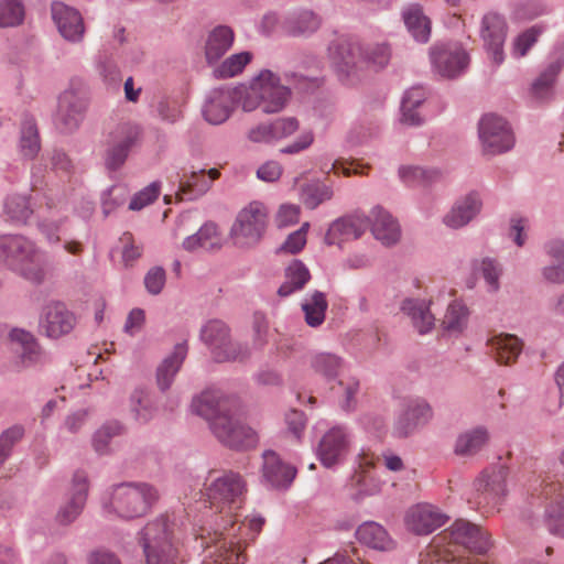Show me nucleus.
I'll use <instances>...</instances> for the list:
<instances>
[{
    "label": "nucleus",
    "mask_w": 564,
    "mask_h": 564,
    "mask_svg": "<svg viewBox=\"0 0 564 564\" xmlns=\"http://www.w3.org/2000/svg\"><path fill=\"white\" fill-rule=\"evenodd\" d=\"M192 410L208 421L215 437L226 447L243 451L258 443V435L236 413V400L209 389L193 399Z\"/></svg>",
    "instance_id": "obj_1"
},
{
    "label": "nucleus",
    "mask_w": 564,
    "mask_h": 564,
    "mask_svg": "<svg viewBox=\"0 0 564 564\" xmlns=\"http://www.w3.org/2000/svg\"><path fill=\"white\" fill-rule=\"evenodd\" d=\"M463 546L471 552L484 554L491 547V541L486 531L469 521L456 520L447 530L436 535L430 545L420 554L419 564H468L454 555V550L444 547Z\"/></svg>",
    "instance_id": "obj_2"
},
{
    "label": "nucleus",
    "mask_w": 564,
    "mask_h": 564,
    "mask_svg": "<svg viewBox=\"0 0 564 564\" xmlns=\"http://www.w3.org/2000/svg\"><path fill=\"white\" fill-rule=\"evenodd\" d=\"M180 524L174 513H164L149 521L138 533L145 564H175Z\"/></svg>",
    "instance_id": "obj_3"
},
{
    "label": "nucleus",
    "mask_w": 564,
    "mask_h": 564,
    "mask_svg": "<svg viewBox=\"0 0 564 564\" xmlns=\"http://www.w3.org/2000/svg\"><path fill=\"white\" fill-rule=\"evenodd\" d=\"M40 253L36 243L25 236H0V260L9 270L35 285L43 283L46 275Z\"/></svg>",
    "instance_id": "obj_4"
},
{
    "label": "nucleus",
    "mask_w": 564,
    "mask_h": 564,
    "mask_svg": "<svg viewBox=\"0 0 564 564\" xmlns=\"http://www.w3.org/2000/svg\"><path fill=\"white\" fill-rule=\"evenodd\" d=\"M159 500V491L147 482H122L113 487L110 508L120 518L131 520L145 516Z\"/></svg>",
    "instance_id": "obj_5"
},
{
    "label": "nucleus",
    "mask_w": 564,
    "mask_h": 564,
    "mask_svg": "<svg viewBox=\"0 0 564 564\" xmlns=\"http://www.w3.org/2000/svg\"><path fill=\"white\" fill-rule=\"evenodd\" d=\"M200 339L217 362L242 361L250 356L247 345L232 341L230 329L219 319H212L202 327Z\"/></svg>",
    "instance_id": "obj_6"
},
{
    "label": "nucleus",
    "mask_w": 564,
    "mask_h": 564,
    "mask_svg": "<svg viewBox=\"0 0 564 564\" xmlns=\"http://www.w3.org/2000/svg\"><path fill=\"white\" fill-rule=\"evenodd\" d=\"M268 213L263 204L252 202L242 208L230 228V237L239 248L259 243L267 228Z\"/></svg>",
    "instance_id": "obj_7"
},
{
    "label": "nucleus",
    "mask_w": 564,
    "mask_h": 564,
    "mask_svg": "<svg viewBox=\"0 0 564 564\" xmlns=\"http://www.w3.org/2000/svg\"><path fill=\"white\" fill-rule=\"evenodd\" d=\"M251 90L265 113L281 111L291 96V87L282 84L281 78L269 69L261 70L251 82Z\"/></svg>",
    "instance_id": "obj_8"
},
{
    "label": "nucleus",
    "mask_w": 564,
    "mask_h": 564,
    "mask_svg": "<svg viewBox=\"0 0 564 564\" xmlns=\"http://www.w3.org/2000/svg\"><path fill=\"white\" fill-rule=\"evenodd\" d=\"M88 108V99L84 93L73 88L63 91L54 116V126L61 133L76 131L83 122Z\"/></svg>",
    "instance_id": "obj_9"
},
{
    "label": "nucleus",
    "mask_w": 564,
    "mask_h": 564,
    "mask_svg": "<svg viewBox=\"0 0 564 564\" xmlns=\"http://www.w3.org/2000/svg\"><path fill=\"white\" fill-rule=\"evenodd\" d=\"M430 59L435 73L446 78L463 74L469 64V56L459 43H436L430 48Z\"/></svg>",
    "instance_id": "obj_10"
},
{
    "label": "nucleus",
    "mask_w": 564,
    "mask_h": 564,
    "mask_svg": "<svg viewBox=\"0 0 564 564\" xmlns=\"http://www.w3.org/2000/svg\"><path fill=\"white\" fill-rule=\"evenodd\" d=\"M478 132L487 154H501L514 145V137L508 122L496 115H485L479 122Z\"/></svg>",
    "instance_id": "obj_11"
},
{
    "label": "nucleus",
    "mask_w": 564,
    "mask_h": 564,
    "mask_svg": "<svg viewBox=\"0 0 564 564\" xmlns=\"http://www.w3.org/2000/svg\"><path fill=\"white\" fill-rule=\"evenodd\" d=\"M507 32L508 24L503 15L490 11L481 18L479 34L490 59L497 66L505 61L503 44Z\"/></svg>",
    "instance_id": "obj_12"
},
{
    "label": "nucleus",
    "mask_w": 564,
    "mask_h": 564,
    "mask_svg": "<svg viewBox=\"0 0 564 564\" xmlns=\"http://www.w3.org/2000/svg\"><path fill=\"white\" fill-rule=\"evenodd\" d=\"M351 437L344 426L329 429L318 442L316 455L326 468H333L344 463L350 448Z\"/></svg>",
    "instance_id": "obj_13"
},
{
    "label": "nucleus",
    "mask_w": 564,
    "mask_h": 564,
    "mask_svg": "<svg viewBox=\"0 0 564 564\" xmlns=\"http://www.w3.org/2000/svg\"><path fill=\"white\" fill-rule=\"evenodd\" d=\"M12 350L17 362L22 368L39 367L50 361L48 355L42 349L33 334L22 328H13L9 333Z\"/></svg>",
    "instance_id": "obj_14"
},
{
    "label": "nucleus",
    "mask_w": 564,
    "mask_h": 564,
    "mask_svg": "<svg viewBox=\"0 0 564 564\" xmlns=\"http://www.w3.org/2000/svg\"><path fill=\"white\" fill-rule=\"evenodd\" d=\"M89 490L88 476L84 470L73 475L68 497L56 513V521L62 525L73 523L83 512Z\"/></svg>",
    "instance_id": "obj_15"
},
{
    "label": "nucleus",
    "mask_w": 564,
    "mask_h": 564,
    "mask_svg": "<svg viewBox=\"0 0 564 564\" xmlns=\"http://www.w3.org/2000/svg\"><path fill=\"white\" fill-rule=\"evenodd\" d=\"M508 469L505 466H495L482 471L475 481L479 495V505L498 506L507 495Z\"/></svg>",
    "instance_id": "obj_16"
},
{
    "label": "nucleus",
    "mask_w": 564,
    "mask_h": 564,
    "mask_svg": "<svg viewBox=\"0 0 564 564\" xmlns=\"http://www.w3.org/2000/svg\"><path fill=\"white\" fill-rule=\"evenodd\" d=\"M140 135L141 129L137 124L124 123L118 128L116 140L109 144L105 154V165L109 171H117L124 164Z\"/></svg>",
    "instance_id": "obj_17"
},
{
    "label": "nucleus",
    "mask_w": 564,
    "mask_h": 564,
    "mask_svg": "<svg viewBox=\"0 0 564 564\" xmlns=\"http://www.w3.org/2000/svg\"><path fill=\"white\" fill-rule=\"evenodd\" d=\"M246 489L242 477L232 470L224 471L214 478L207 487V497L212 506L235 505Z\"/></svg>",
    "instance_id": "obj_18"
},
{
    "label": "nucleus",
    "mask_w": 564,
    "mask_h": 564,
    "mask_svg": "<svg viewBox=\"0 0 564 564\" xmlns=\"http://www.w3.org/2000/svg\"><path fill=\"white\" fill-rule=\"evenodd\" d=\"M51 14L62 37L72 43H79L84 39L85 24L80 12L64 2L54 1L51 4Z\"/></svg>",
    "instance_id": "obj_19"
},
{
    "label": "nucleus",
    "mask_w": 564,
    "mask_h": 564,
    "mask_svg": "<svg viewBox=\"0 0 564 564\" xmlns=\"http://www.w3.org/2000/svg\"><path fill=\"white\" fill-rule=\"evenodd\" d=\"M227 530V528H224ZM235 527L231 523L228 531H234ZM231 532L224 535V532L215 533V543L206 545V555L203 564H239L245 563L246 556L243 555L239 541L231 536Z\"/></svg>",
    "instance_id": "obj_20"
},
{
    "label": "nucleus",
    "mask_w": 564,
    "mask_h": 564,
    "mask_svg": "<svg viewBox=\"0 0 564 564\" xmlns=\"http://www.w3.org/2000/svg\"><path fill=\"white\" fill-rule=\"evenodd\" d=\"M328 57L339 74L349 76L361 66L364 48L356 42L340 37L329 44Z\"/></svg>",
    "instance_id": "obj_21"
},
{
    "label": "nucleus",
    "mask_w": 564,
    "mask_h": 564,
    "mask_svg": "<svg viewBox=\"0 0 564 564\" xmlns=\"http://www.w3.org/2000/svg\"><path fill=\"white\" fill-rule=\"evenodd\" d=\"M447 520L448 517L431 503H417L405 514L406 528L419 535L432 533Z\"/></svg>",
    "instance_id": "obj_22"
},
{
    "label": "nucleus",
    "mask_w": 564,
    "mask_h": 564,
    "mask_svg": "<svg viewBox=\"0 0 564 564\" xmlns=\"http://www.w3.org/2000/svg\"><path fill=\"white\" fill-rule=\"evenodd\" d=\"M433 417L431 405L423 399L410 400L394 423V434L406 437Z\"/></svg>",
    "instance_id": "obj_23"
},
{
    "label": "nucleus",
    "mask_w": 564,
    "mask_h": 564,
    "mask_svg": "<svg viewBox=\"0 0 564 564\" xmlns=\"http://www.w3.org/2000/svg\"><path fill=\"white\" fill-rule=\"evenodd\" d=\"M369 226L366 216L349 215L334 220L325 234L324 241L328 246H340L343 242L361 237Z\"/></svg>",
    "instance_id": "obj_24"
},
{
    "label": "nucleus",
    "mask_w": 564,
    "mask_h": 564,
    "mask_svg": "<svg viewBox=\"0 0 564 564\" xmlns=\"http://www.w3.org/2000/svg\"><path fill=\"white\" fill-rule=\"evenodd\" d=\"M75 324L74 315L62 303L45 306L40 319V329L50 338H58L69 333Z\"/></svg>",
    "instance_id": "obj_25"
},
{
    "label": "nucleus",
    "mask_w": 564,
    "mask_h": 564,
    "mask_svg": "<svg viewBox=\"0 0 564 564\" xmlns=\"http://www.w3.org/2000/svg\"><path fill=\"white\" fill-rule=\"evenodd\" d=\"M234 110V94L227 88H216L208 93L202 112L210 124H221Z\"/></svg>",
    "instance_id": "obj_26"
},
{
    "label": "nucleus",
    "mask_w": 564,
    "mask_h": 564,
    "mask_svg": "<svg viewBox=\"0 0 564 564\" xmlns=\"http://www.w3.org/2000/svg\"><path fill=\"white\" fill-rule=\"evenodd\" d=\"M262 477L273 488H288L295 478L296 469L282 462L273 451L262 454Z\"/></svg>",
    "instance_id": "obj_27"
},
{
    "label": "nucleus",
    "mask_w": 564,
    "mask_h": 564,
    "mask_svg": "<svg viewBox=\"0 0 564 564\" xmlns=\"http://www.w3.org/2000/svg\"><path fill=\"white\" fill-rule=\"evenodd\" d=\"M482 199L478 192H470L459 198L452 209L445 215L444 224L453 229H458L469 224L481 210Z\"/></svg>",
    "instance_id": "obj_28"
},
{
    "label": "nucleus",
    "mask_w": 564,
    "mask_h": 564,
    "mask_svg": "<svg viewBox=\"0 0 564 564\" xmlns=\"http://www.w3.org/2000/svg\"><path fill=\"white\" fill-rule=\"evenodd\" d=\"M37 228L50 246L63 242V249L72 254H78L83 251V245L75 240L63 219H44L39 223Z\"/></svg>",
    "instance_id": "obj_29"
},
{
    "label": "nucleus",
    "mask_w": 564,
    "mask_h": 564,
    "mask_svg": "<svg viewBox=\"0 0 564 564\" xmlns=\"http://www.w3.org/2000/svg\"><path fill=\"white\" fill-rule=\"evenodd\" d=\"M369 224L371 223V231L373 237L381 241L384 246H391L399 241L401 230L398 221L380 206L372 208L370 213Z\"/></svg>",
    "instance_id": "obj_30"
},
{
    "label": "nucleus",
    "mask_w": 564,
    "mask_h": 564,
    "mask_svg": "<svg viewBox=\"0 0 564 564\" xmlns=\"http://www.w3.org/2000/svg\"><path fill=\"white\" fill-rule=\"evenodd\" d=\"M188 352L186 341L174 346L173 351L166 356L156 368V383L161 391H166L172 386L175 376L180 371Z\"/></svg>",
    "instance_id": "obj_31"
},
{
    "label": "nucleus",
    "mask_w": 564,
    "mask_h": 564,
    "mask_svg": "<svg viewBox=\"0 0 564 564\" xmlns=\"http://www.w3.org/2000/svg\"><path fill=\"white\" fill-rule=\"evenodd\" d=\"M182 247L188 252L204 250L218 251L223 247V237L215 223H205L194 235L183 240Z\"/></svg>",
    "instance_id": "obj_32"
},
{
    "label": "nucleus",
    "mask_w": 564,
    "mask_h": 564,
    "mask_svg": "<svg viewBox=\"0 0 564 564\" xmlns=\"http://www.w3.org/2000/svg\"><path fill=\"white\" fill-rule=\"evenodd\" d=\"M558 485L549 484L544 488V494L555 496L545 508L544 521L547 531L555 536L564 538V492L557 494Z\"/></svg>",
    "instance_id": "obj_33"
},
{
    "label": "nucleus",
    "mask_w": 564,
    "mask_h": 564,
    "mask_svg": "<svg viewBox=\"0 0 564 564\" xmlns=\"http://www.w3.org/2000/svg\"><path fill=\"white\" fill-rule=\"evenodd\" d=\"M235 33L227 25L214 28L206 37L204 52L208 64L218 62L232 46Z\"/></svg>",
    "instance_id": "obj_34"
},
{
    "label": "nucleus",
    "mask_w": 564,
    "mask_h": 564,
    "mask_svg": "<svg viewBox=\"0 0 564 564\" xmlns=\"http://www.w3.org/2000/svg\"><path fill=\"white\" fill-rule=\"evenodd\" d=\"M219 172L210 169L207 173L204 170L192 172L188 176L184 175L180 184V194L182 199L193 200L206 194L212 187L213 182L218 178Z\"/></svg>",
    "instance_id": "obj_35"
},
{
    "label": "nucleus",
    "mask_w": 564,
    "mask_h": 564,
    "mask_svg": "<svg viewBox=\"0 0 564 564\" xmlns=\"http://www.w3.org/2000/svg\"><path fill=\"white\" fill-rule=\"evenodd\" d=\"M490 435L486 426L478 425L460 433L454 445L458 456L470 457L480 452L489 442Z\"/></svg>",
    "instance_id": "obj_36"
},
{
    "label": "nucleus",
    "mask_w": 564,
    "mask_h": 564,
    "mask_svg": "<svg viewBox=\"0 0 564 564\" xmlns=\"http://www.w3.org/2000/svg\"><path fill=\"white\" fill-rule=\"evenodd\" d=\"M357 540L373 550L389 551L393 549V540L388 531L375 521H366L356 530Z\"/></svg>",
    "instance_id": "obj_37"
},
{
    "label": "nucleus",
    "mask_w": 564,
    "mask_h": 564,
    "mask_svg": "<svg viewBox=\"0 0 564 564\" xmlns=\"http://www.w3.org/2000/svg\"><path fill=\"white\" fill-rule=\"evenodd\" d=\"M402 18L409 33L416 42L426 43L431 37V20L420 4H410L402 11Z\"/></svg>",
    "instance_id": "obj_38"
},
{
    "label": "nucleus",
    "mask_w": 564,
    "mask_h": 564,
    "mask_svg": "<svg viewBox=\"0 0 564 564\" xmlns=\"http://www.w3.org/2000/svg\"><path fill=\"white\" fill-rule=\"evenodd\" d=\"M401 310L411 317L414 328L424 335L432 330L435 317L430 311L429 303L425 300L405 299L402 302Z\"/></svg>",
    "instance_id": "obj_39"
},
{
    "label": "nucleus",
    "mask_w": 564,
    "mask_h": 564,
    "mask_svg": "<svg viewBox=\"0 0 564 564\" xmlns=\"http://www.w3.org/2000/svg\"><path fill=\"white\" fill-rule=\"evenodd\" d=\"M330 390L337 400L339 408L351 413L358 405V394L360 391V381L357 377H344L332 384Z\"/></svg>",
    "instance_id": "obj_40"
},
{
    "label": "nucleus",
    "mask_w": 564,
    "mask_h": 564,
    "mask_svg": "<svg viewBox=\"0 0 564 564\" xmlns=\"http://www.w3.org/2000/svg\"><path fill=\"white\" fill-rule=\"evenodd\" d=\"M564 66V54L550 62L545 69L532 83V95L539 100L549 99L554 89V84Z\"/></svg>",
    "instance_id": "obj_41"
},
{
    "label": "nucleus",
    "mask_w": 564,
    "mask_h": 564,
    "mask_svg": "<svg viewBox=\"0 0 564 564\" xmlns=\"http://www.w3.org/2000/svg\"><path fill=\"white\" fill-rule=\"evenodd\" d=\"M488 345L496 360L505 365L516 361L522 350L521 340L510 334L495 336L488 341Z\"/></svg>",
    "instance_id": "obj_42"
},
{
    "label": "nucleus",
    "mask_w": 564,
    "mask_h": 564,
    "mask_svg": "<svg viewBox=\"0 0 564 564\" xmlns=\"http://www.w3.org/2000/svg\"><path fill=\"white\" fill-rule=\"evenodd\" d=\"M285 281L278 289V294L281 297L289 296L294 292L304 289L311 279V273L307 267L300 260H293L285 268Z\"/></svg>",
    "instance_id": "obj_43"
},
{
    "label": "nucleus",
    "mask_w": 564,
    "mask_h": 564,
    "mask_svg": "<svg viewBox=\"0 0 564 564\" xmlns=\"http://www.w3.org/2000/svg\"><path fill=\"white\" fill-rule=\"evenodd\" d=\"M328 303L326 295L321 291L308 294L302 303L305 322L311 327H318L325 321Z\"/></svg>",
    "instance_id": "obj_44"
},
{
    "label": "nucleus",
    "mask_w": 564,
    "mask_h": 564,
    "mask_svg": "<svg viewBox=\"0 0 564 564\" xmlns=\"http://www.w3.org/2000/svg\"><path fill=\"white\" fill-rule=\"evenodd\" d=\"M130 412L139 423L149 422L155 413L151 393L144 388H135L129 400Z\"/></svg>",
    "instance_id": "obj_45"
},
{
    "label": "nucleus",
    "mask_w": 564,
    "mask_h": 564,
    "mask_svg": "<svg viewBox=\"0 0 564 564\" xmlns=\"http://www.w3.org/2000/svg\"><path fill=\"white\" fill-rule=\"evenodd\" d=\"M399 177L409 186L427 185L441 177L436 169H425L416 165H403L399 167Z\"/></svg>",
    "instance_id": "obj_46"
},
{
    "label": "nucleus",
    "mask_w": 564,
    "mask_h": 564,
    "mask_svg": "<svg viewBox=\"0 0 564 564\" xmlns=\"http://www.w3.org/2000/svg\"><path fill=\"white\" fill-rule=\"evenodd\" d=\"M41 149L39 131L35 121L26 118L22 122L20 137V152L30 160H33Z\"/></svg>",
    "instance_id": "obj_47"
},
{
    "label": "nucleus",
    "mask_w": 564,
    "mask_h": 564,
    "mask_svg": "<svg viewBox=\"0 0 564 564\" xmlns=\"http://www.w3.org/2000/svg\"><path fill=\"white\" fill-rule=\"evenodd\" d=\"M321 25V19L312 11L303 10L292 14L286 21V30L293 35L315 32Z\"/></svg>",
    "instance_id": "obj_48"
},
{
    "label": "nucleus",
    "mask_w": 564,
    "mask_h": 564,
    "mask_svg": "<svg viewBox=\"0 0 564 564\" xmlns=\"http://www.w3.org/2000/svg\"><path fill=\"white\" fill-rule=\"evenodd\" d=\"M251 58L252 55L249 52L232 54L213 70V75L217 79L237 76L250 63Z\"/></svg>",
    "instance_id": "obj_49"
},
{
    "label": "nucleus",
    "mask_w": 564,
    "mask_h": 564,
    "mask_svg": "<svg viewBox=\"0 0 564 564\" xmlns=\"http://www.w3.org/2000/svg\"><path fill=\"white\" fill-rule=\"evenodd\" d=\"M332 197V187L324 183L315 182L302 187L301 199L308 209H315L318 205L329 200Z\"/></svg>",
    "instance_id": "obj_50"
},
{
    "label": "nucleus",
    "mask_w": 564,
    "mask_h": 564,
    "mask_svg": "<svg viewBox=\"0 0 564 564\" xmlns=\"http://www.w3.org/2000/svg\"><path fill=\"white\" fill-rule=\"evenodd\" d=\"M467 316V307L464 304L454 301L446 310L442 321V326L444 330L448 333L458 334L466 327Z\"/></svg>",
    "instance_id": "obj_51"
},
{
    "label": "nucleus",
    "mask_w": 564,
    "mask_h": 564,
    "mask_svg": "<svg viewBox=\"0 0 564 564\" xmlns=\"http://www.w3.org/2000/svg\"><path fill=\"white\" fill-rule=\"evenodd\" d=\"M315 372L324 376L327 380L335 379L343 368V359L334 354L321 352L315 355L311 361Z\"/></svg>",
    "instance_id": "obj_52"
},
{
    "label": "nucleus",
    "mask_w": 564,
    "mask_h": 564,
    "mask_svg": "<svg viewBox=\"0 0 564 564\" xmlns=\"http://www.w3.org/2000/svg\"><path fill=\"white\" fill-rule=\"evenodd\" d=\"M473 267L476 271L481 273L489 292L495 293L499 290V279L502 273V269L496 260L491 258L475 260L473 262Z\"/></svg>",
    "instance_id": "obj_53"
},
{
    "label": "nucleus",
    "mask_w": 564,
    "mask_h": 564,
    "mask_svg": "<svg viewBox=\"0 0 564 564\" xmlns=\"http://www.w3.org/2000/svg\"><path fill=\"white\" fill-rule=\"evenodd\" d=\"M4 213L14 223L25 224L32 215L28 197L22 195L9 196L4 202Z\"/></svg>",
    "instance_id": "obj_54"
},
{
    "label": "nucleus",
    "mask_w": 564,
    "mask_h": 564,
    "mask_svg": "<svg viewBox=\"0 0 564 564\" xmlns=\"http://www.w3.org/2000/svg\"><path fill=\"white\" fill-rule=\"evenodd\" d=\"M23 19L24 7L20 0H0V28L17 26Z\"/></svg>",
    "instance_id": "obj_55"
},
{
    "label": "nucleus",
    "mask_w": 564,
    "mask_h": 564,
    "mask_svg": "<svg viewBox=\"0 0 564 564\" xmlns=\"http://www.w3.org/2000/svg\"><path fill=\"white\" fill-rule=\"evenodd\" d=\"M121 431L122 426L118 422H108L104 424L93 436L94 449L100 455L107 454L111 440L119 435Z\"/></svg>",
    "instance_id": "obj_56"
},
{
    "label": "nucleus",
    "mask_w": 564,
    "mask_h": 564,
    "mask_svg": "<svg viewBox=\"0 0 564 564\" xmlns=\"http://www.w3.org/2000/svg\"><path fill=\"white\" fill-rule=\"evenodd\" d=\"M24 435V427L15 424L0 434V466L11 456L13 447L19 443Z\"/></svg>",
    "instance_id": "obj_57"
},
{
    "label": "nucleus",
    "mask_w": 564,
    "mask_h": 564,
    "mask_svg": "<svg viewBox=\"0 0 564 564\" xmlns=\"http://www.w3.org/2000/svg\"><path fill=\"white\" fill-rule=\"evenodd\" d=\"M542 30L539 26H531L519 34L512 42L511 55L521 58L527 55L531 47L538 42Z\"/></svg>",
    "instance_id": "obj_58"
},
{
    "label": "nucleus",
    "mask_w": 564,
    "mask_h": 564,
    "mask_svg": "<svg viewBox=\"0 0 564 564\" xmlns=\"http://www.w3.org/2000/svg\"><path fill=\"white\" fill-rule=\"evenodd\" d=\"M391 57L390 47L387 44H377L364 50V61L375 68H382L388 65Z\"/></svg>",
    "instance_id": "obj_59"
},
{
    "label": "nucleus",
    "mask_w": 564,
    "mask_h": 564,
    "mask_svg": "<svg viewBox=\"0 0 564 564\" xmlns=\"http://www.w3.org/2000/svg\"><path fill=\"white\" fill-rule=\"evenodd\" d=\"M160 195V183L153 182L133 195L129 203V209L141 210L152 204Z\"/></svg>",
    "instance_id": "obj_60"
},
{
    "label": "nucleus",
    "mask_w": 564,
    "mask_h": 564,
    "mask_svg": "<svg viewBox=\"0 0 564 564\" xmlns=\"http://www.w3.org/2000/svg\"><path fill=\"white\" fill-rule=\"evenodd\" d=\"M158 117L167 123H175L182 118V111L177 101L162 98L155 106Z\"/></svg>",
    "instance_id": "obj_61"
},
{
    "label": "nucleus",
    "mask_w": 564,
    "mask_h": 564,
    "mask_svg": "<svg viewBox=\"0 0 564 564\" xmlns=\"http://www.w3.org/2000/svg\"><path fill=\"white\" fill-rule=\"evenodd\" d=\"M274 142L289 138L299 130V121L294 117L279 118L271 122Z\"/></svg>",
    "instance_id": "obj_62"
},
{
    "label": "nucleus",
    "mask_w": 564,
    "mask_h": 564,
    "mask_svg": "<svg viewBox=\"0 0 564 564\" xmlns=\"http://www.w3.org/2000/svg\"><path fill=\"white\" fill-rule=\"evenodd\" d=\"M165 281V270L162 267H153L144 276V286L150 294L158 295L162 292Z\"/></svg>",
    "instance_id": "obj_63"
},
{
    "label": "nucleus",
    "mask_w": 564,
    "mask_h": 564,
    "mask_svg": "<svg viewBox=\"0 0 564 564\" xmlns=\"http://www.w3.org/2000/svg\"><path fill=\"white\" fill-rule=\"evenodd\" d=\"M252 329H253L254 347L262 348L268 343L267 337H268V329H269V325H268L264 314L259 313V312L254 313Z\"/></svg>",
    "instance_id": "obj_64"
}]
</instances>
